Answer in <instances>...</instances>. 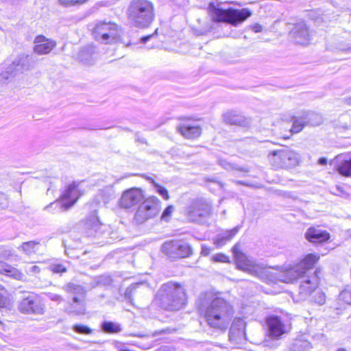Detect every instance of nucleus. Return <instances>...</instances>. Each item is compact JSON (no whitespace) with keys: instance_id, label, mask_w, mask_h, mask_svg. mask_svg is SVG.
I'll return each instance as SVG.
<instances>
[{"instance_id":"0eeeda50","label":"nucleus","mask_w":351,"mask_h":351,"mask_svg":"<svg viewBox=\"0 0 351 351\" xmlns=\"http://www.w3.org/2000/svg\"><path fill=\"white\" fill-rule=\"evenodd\" d=\"M93 36L96 40L101 43H115L119 40L121 31L118 25L114 23L100 21L93 29Z\"/></svg>"},{"instance_id":"58836bf2","label":"nucleus","mask_w":351,"mask_h":351,"mask_svg":"<svg viewBox=\"0 0 351 351\" xmlns=\"http://www.w3.org/2000/svg\"><path fill=\"white\" fill-rule=\"evenodd\" d=\"M174 210V207L171 205L167 206L162 213L161 220L169 221L171 219V214Z\"/></svg>"},{"instance_id":"2f4dec72","label":"nucleus","mask_w":351,"mask_h":351,"mask_svg":"<svg viewBox=\"0 0 351 351\" xmlns=\"http://www.w3.org/2000/svg\"><path fill=\"white\" fill-rule=\"evenodd\" d=\"M102 329L106 332L114 333L118 332L121 331V326L119 324L111 322H104L102 324Z\"/></svg>"},{"instance_id":"473e14b6","label":"nucleus","mask_w":351,"mask_h":351,"mask_svg":"<svg viewBox=\"0 0 351 351\" xmlns=\"http://www.w3.org/2000/svg\"><path fill=\"white\" fill-rule=\"evenodd\" d=\"M338 300L342 304H351V290H343L339 295Z\"/></svg>"},{"instance_id":"aec40b11","label":"nucleus","mask_w":351,"mask_h":351,"mask_svg":"<svg viewBox=\"0 0 351 351\" xmlns=\"http://www.w3.org/2000/svg\"><path fill=\"white\" fill-rule=\"evenodd\" d=\"M34 51L40 55L49 53L56 46V42L45 38L43 36H38L34 40Z\"/></svg>"},{"instance_id":"9d476101","label":"nucleus","mask_w":351,"mask_h":351,"mask_svg":"<svg viewBox=\"0 0 351 351\" xmlns=\"http://www.w3.org/2000/svg\"><path fill=\"white\" fill-rule=\"evenodd\" d=\"M160 209L161 202L156 197H149L139 205L134 215V220L138 223H143L157 216Z\"/></svg>"},{"instance_id":"a211bd4d","label":"nucleus","mask_w":351,"mask_h":351,"mask_svg":"<svg viewBox=\"0 0 351 351\" xmlns=\"http://www.w3.org/2000/svg\"><path fill=\"white\" fill-rule=\"evenodd\" d=\"M143 198L144 195L141 189L132 188L123 193L119 204L123 208H130L138 204Z\"/></svg>"},{"instance_id":"393cba45","label":"nucleus","mask_w":351,"mask_h":351,"mask_svg":"<svg viewBox=\"0 0 351 351\" xmlns=\"http://www.w3.org/2000/svg\"><path fill=\"white\" fill-rule=\"evenodd\" d=\"M239 229V226H236L231 230L223 231L217 235L216 238L214 239V243L218 247H222L226 243L232 239V238L238 233Z\"/></svg>"},{"instance_id":"bb28decb","label":"nucleus","mask_w":351,"mask_h":351,"mask_svg":"<svg viewBox=\"0 0 351 351\" xmlns=\"http://www.w3.org/2000/svg\"><path fill=\"white\" fill-rule=\"evenodd\" d=\"M223 119L227 123L239 125H243L245 121L243 116L235 111L226 112L223 115Z\"/></svg>"},{"instance_id":"f8f14e48","label":"nucleus","mask_w":351,"mask_h":351,"mask_svg":"<svg viewBox=\"0 0 351 351\" xmlns=\"http://www.w3.org/2000/svg\"><path fill=\"white\" fill-rule=\"evenodd\" d=\"M64 289L68 293L73 295V302L68 309L69 313L76 315L84 314L86 311L85 289L80 285L70 282L64 287Z\"/></svg>"},{"instance_id":"a18cd8bd","label":"nucleus","mask_w":351,"mask_h":351,"mask_svg":"<svg viewBox=\"0 0 351 351\" xmlns=\"http://www.w3.org/2000/svg\"><path fill=\"white\" fill-rule=\"evenodd\" d=\"M219 163L221 166H222L223 168L228 169L231 168V164L226 161L225 160H219Z\"/></svg>"},{"instance_id":"ddd939ff","label":"nucleus","mask_w":351,"mask_h":351,"mask_svg":"<svg viewBox=\"0 0 351 351\" xmlns=\"http://www.w3.org/2000/svg\"><path fill=\"white\" fill-rule=\"evenodd\" d=\"M185 212L190 221L199 223L211 214L212 208L208 200L197 198L191 201Z\"/></svg>"},{"instance_id":"ea45409f","label":"nucleus","mask_w":351,"mask_h":351,"mask_svg":"<svg viewBox=\"0 0 351 351\" xmlns=\"http://www.w3.org/2000/svg\"><path fill=\"white\" fill-rule=\"evenodd\" d=\"M73 330L78 333L81 334H90L91 332V330L86 326L84 325H75L73 326Z\"/></svg>"},{"instance_id":"cd10ccee","label":"nucleus","mask_w":351,"mask_h":351,"mask_svg":"<svg viewBox=\"0 0 351 351\" xmlns=\"http://www.w3.org/2000/svg\"><path fill=\"white\" fill-rule=\"evenodd\" d=\"M40 244L36 241H28L23 243L19 249H21L25 254L30 255L36 253L39 250Z\"/></svg>"},{"instance_id":"9b49d317","label":"nucleus","mask_w":351,"mask_h":351,"mask_svg":"<svg viewBox=\"0 0 351 351\" xmlns=\"http://www.w3.org/2000/svg\"><path fill=\"white\" fill-rule=\"evenodd\" d=\"M271 165L275 169H289L298 164V154L287 148L272 152L268 156Z\"/></svg>"},{"instance_id":"f3484780","label":"nucleus","mask_w":351,"mask_h":351,"mask_svg":"<svg viewBox=\"0 0 351 351\" xmlns=\"http://www.w3.org/2000/svg\"><path fill=\"white\" fill-rule=\"evenodd\" d=\"M269 332L271 337L278 338L288 330V321L278 315H271L267 319Z\"/></svg>"},{"instance_id":"37998d69","label":"nucleus","mask_w":351,"mask_h":351,"mask_svg":"<svg viewBox=\"0 0 351 351\" xmlns=\"http://www.w3.org/2000/svg\"><path fill=\"white\" fill-rule=\"evenodd\" d=\"M8 206V199L7 196L0 193V208H5Z\"/></svg>"},{"instance_id":"4468645a","label":"nucleus","mask_w":351,"mask_h":351,"mask_svg":"<svg viewBox=\"0 0 351 351\" xmlns=\"http://www.w3.org/2000/svg\"><path fill=\"white\" fill-rule=\"evenodd\" d=\"M162 252L171 258H185L191 252V247L185 241L181 240L169 241L161 247Z\"/></svg>"},{"instance_id":"423d86ee","label":"nucleus","mask_w":351,"mask_h":351,"mask_svg":"<svg viewBox=\"0 0 351 351\" xmlns=\"http://www.w3.org/2000/svg\"><path fill=\"white\" fill-rule=\"evenodd\" d=\"M232 253L234 256L237 267L250 275L263 279L267 271L263 264L256 262L253 258L247 256L239 249V245L236 244L232 247Z\"/></svg>"},{"instance_id":"b1692460","label":"nucleus","mask_w":351,"mask_h":351,"mask_svg":"<svg viewBox=\"0 0 351 351\" xmlns=\"http://www.w3.org/2000/svg\"><path fill=\"white\" fill-rule=\"evenodd\" d=\"M178 130L186 138H194L198 137L201 134V128L195 123H182L178 128Z\"/></svg>"},{"instance_id":"c85d7f7f","label":"nucleus","mask_w":351,"mask_h":351,"mask_svg":"<svg viewBox=\"0 0 351 351\" xmlns=\"http://www.w3.org/2000/svg\"><path fill=\"white\" fill-rule=\"evenodd\" d=\"M310 343L306 340L296 339L291 347V351H308Z\"/></svg>"},{"instance_id":"412c9836","label":"nucleus","mask_w":351,"mask_h":351,"mask_svg":"<svg viewBox=\"0 0 351 351\" xmlns=\"http://www.w3.org/2000/svg\"><path fill=\"white\" fill-rule=\"evenodd\" d=\"M295 42L301 45H307L311 40V34L306 24L301 23L292 31Z\"/></svg>"},{"instance_id":"864d4df0","label":"nucleus","mask_w":351,"mask_h":351,"mask_svg":"<svg viewBox=\"0 0 351 351\" xmlns=\"http://www.w3.org/2000/svg\"><path fill=\"white\" fill-rule=\"evenodd\" d=\"M308 115L313 116L314 114H312V113H311V114H310V113H308Z\"/></svg>"},{"instance_id":"72a5a7b5","label":"nucleus","mask_w":351,"mask_h":351,"mask_svg":"<svg viewBox=\"0 0 351 351\" xmlns=\"http://www.w3.org/2000/svg\"><path fill=\"white\" fill-rule=\"evenodd\" d=\"M306 119V118H305ZM308 121L303 120L301 119H296L294 120L293 123L292 128L291 129V132L292 133H298L300 132L304 128V125L307 123Z\"/></svg>"},{"instance_id":"c756f323","label":"nucleus","mask_w":351,"mask_h":351,"mask_svg":"<svg viewBox=\"0 0 351 351\" xmlns=\"http://www.w3.org/2000/svg\"><path fill=\"white\" fill-rule=\"evenodd\" d=\"M10 301V294L2 285H0V307H6Z\"/></svg>"},{"instance_id":"6ab92c4d","label":"nucleus","mask_w":351,"mask_h":351,"mask_svg":"<svg viewBox=\"0 0 351 351\" xmlns=\"http://www.w3.org/2000/svg\"><path fill=\"white\" fill-rule=\"evenodd\" d=\"M108 228L107 225L100 223L95 214L87 219L85 223L86 234L88 237H99L103 234Z\"/></svg>"},{"instance_id":"c03bdc74","label":"nucleus","mask_w":351,"mask_h":351,"mask_svg":"<svg viewBox=\"0 0 351 351\" xmlns=\"http://www.w3.org/2000/svg\"><path fill=\"white\" fill-rule=\"evenodd\" d=\"M211 252V248L206 245H202L201 254L202 256H208Z\"/></svg>"},{"instance_id":"f257e3e1","label":"nucleus","mask_w":351,"mask_h":351,"mask_svg":"<svg viewBox=\"0 0 351 351\" xmlns=\"http://www.w3.org/2000/svg\"><path fill=\"white\" fill-rule=\"evenodd\" d=\"M319 259V255L308 254L299 263L281 268L278 276L280 282L293 283L298 279L302 280L298 289V301L310 298L318 287V271L311 273V270Z\"/></svg>"},{"instance_id":"603ef678","label":"nucleus","mask_w":351,"mask_h":351,"mask_svg":"<svg viewBox=\"0 0 351 351\" xmlns=\"http://www.w3.org/2000/svg\"><path fill=\"white\" fill-rule=\"evenodd\" d=\"M103 202H104V204H106V203L107 202V200L105 199H104V200H103Z\"/></svg>"},{"instance_id":"a878e982","label":"nucleus","mask_w":351,"mask_h":351,"mask_svg":"<svg viewBox=\"0 0 351 351\" xmlns=\"http://www.w3.org/2000/svg\"><path fill=\"white\" fill-rule=\"evenodd\" d=\"M0 274H5L18 280H25V276L18 269L0 261Z\"/></svg>"},{"instance_id":"e433bc0d","label":"nucleus","mask_w":351,"mask_h":351,"mask_svg":"<svg viewBox=\"0 0 351 351\" xmlns=\"http://www.w3.org/2000/svg\"><path fill=\"white\" fill-rule=\"evenodd\" d=\"M87 1L88 0H58L60 4L65 7L80 5Z\"/></svg>"},{"instance_id":"39448f33","label":"nucleus","mask_w":351,"mask_h":351,"mask_svg":"<svg viewBox=\"0 0 351 351\" xmlns=\"http://www.w3.org/2000/svg\"><path fill=\"white\" fill-rule=\"evenodd\" d=\"M208 8L214 21L227 22L235 26L252 15L251 11L247 8L223 10L216 8L213 3H210Z\"/></svg>"},{"instance_id":"c9c22d12","label":"nucleus","mask_w":351,"mask_h":351,"mask_svg":"<svg viewBox=\"0 0 351 351\" xmlns=\"http://www.w3.org/2000/svg\"><path fill=\"white\" fill-rule=\"evenodd\" d=\"M311 300L319 304H323L325 302V295L319 290H315L313 294L311 296Z\"/></svg>"},{"instance_id":"a19ab883","label":"nucleus","mask_w":351,"mask_h":351,"mask_svg":"<svg viewBox=\"0 0 351 351\" xmlns=\"http://www.w3.org/2000/svg\"><path fill=\"white\" fill-rule=\"evenodd\" d=\"M213 261L220 263L228 262V257L223 254H216L212 257Z\"/></svg>"},{"instance_id":"5fc2aeb1","label":"nucleus","mask_w":351,"mask_h":351,"mask_svg":"<svg viewBox=\"0 0 351 351\" xmlns=\"http://www.w3.org/2000/svg\"><path fill=\"white\" fill-rule=\"evenodd\" d=\"M2 256L5 258V257H7V255L5 254V255H3Z\"/></svg>"},{"instance_id":"3c124183","label":"nucleus","mask_w":351,"mask_h":351,"mask_svg":"<svg viewBox=\"0 0 351 351\" xmlns=\"http://www.w3.org/2000/svg\"><path fill=\"white\" fill-rule=\"evenodd\" d=\"M348 103L351 105V97L348 99Z\"/></svg>"},{"instance_id":"2eb2a0df","label":"nucleus","mask_w":351,"mask_h":351,"mask_svg":"<svg viewBox=\"0 0 351 351\" xmlns=\"http://www.w3.org/2000/svg\"><path fill=\"white\" fill-rule=\"evenodd\" d=\"M18 309L25 314L42 315L44 313V304L36 295L30 294L19 302Z\"/></svg>"},{"instance_id":"f03ea898","label":"nucleus","mask_w":351,"mask_h":351,"mask_svg":"<svg viewBox=\"0 0 351 351\" xmlns=\"http://www.w3.org/2000/svg\"><path fill=\"white\" fill-rule=\"evenodd\" d=\"M198 310L210 327L225 330L233 315L232 307L223 299L205 292L199 297Z\"/></svg>"},{"instance_id":"7c9ffc66","label":"nucleus","mask_w":351,"mask_h":351,"mask_svg":"<svg viewBox=\"0 0 351 351\" xmlns=\"http://www.w3.org/2000/svg\"><path fill=\"white\" fill-rule=\"evenodd\" d=\"M40 265H28L25 267V272L27 275L30 276H37L40 271L45 269V266L46 265L45 263H39Z\"/></svg>"},{"instance_id":"7ed1b4c3","label":"nucleus","mask_w":351,"mask_h":351,"mask_svg":"<svg viewBox=\"0 0 351 351\" xmlns=\"http://www.w3.org/2000/svg\"><path fill=\"white\" fill-rule=\"evenodd\" d=\"M156 300L163 308L178 311L185 305L186 294L180 285L169 282L162 285L156 295Z\"/></svg>"},{"instance_id":"4be33fe9","label":"nucleus","mask_w":351,"mask_h":351,"mask_svg":"<svg viewBox=\"0 0 351 351\" xmlns=\"http://www.w3.org/2000/svg\"><path fill=\"white\" fill-rule=\"evenodd\" d=\"M305 236L311 243H322L330 239V234L328 232L315 228H308Z\"/></svg>"},{"instance_id":"8fccbe9b","label":"nucleus","mask_w":351,"mask_h":351,"mask_svg":"<svg viewBox=\"0 0 351 351\" xmlns=\"http://www.w3.org/2000/svg\"><path fill=\"white\" fill-rule=\"evenodd\" d=\"M337 351H346V350L344 348H339Z\"/></svg>"},{"instance_id":"f704fd0d","label":"nucleus","mask_w":351,"mask_h":351,"mask_svg":"<svg viewBox=\"0 0 351 351\" xmlns=\"http://www.w3.org/2000/svg\"><path fill=\"white\" fill-rule=\"evenodd\" d=\"M48 269L53 274H62L66 271V268L64 265L60 263H51L47 266Z\"/></svg>"},{"instance_id":"dca6fc26","label":"nucleus","mask_w":351,"mask_h":351,"mask_svg":"<svg viewBox=\"0 0 351 351\" xmlns=\"http://www.w3.org/2000/svg\"><path fill=\"white\" fill-rule=\"evenodd\" d=\"M245 321L241 318H235L229 331V341L234 346H239L245 340Z\"/></svg>"},{"instance_id":"5701e85b","label":"nucleus","mask_w":351,"mask_h":351,"mask_svg":"<svg viewBox=\"0 0 351 351\" xmlns=\"http://www.w3.org/2000/svg\"><path fill=\"white\" fill-rule=\"evenodd\" d=\"M338 172L344 176H351V157L348 154H341L336 157Z\"/></svg>"},{"instance_id":"49530a36","label":"nucleus","mask_w":351,"mask_h":351,"mask_svg":"<svg viewBox=\"0 0 351 351\" xmlns=\"http://www.w3.org/2000/svg\"><path fill=\"white\" fill-rule=\"evenodd\" d=\"M252 29L254 32H260L262 31V26L259 24H256L252 26Z\"/></svg>"},{"instance_id":"20e7f679","label":"nucleus","mask_w":351,"mask_h":351,"mask_svg":"<svg viewBox=\"0 0 351 351\" xmlns=\"http://www.w3.org/2000/svg\"><path fill=\"white\" fill-rule=\"evenodd\" d=\"M129 19L137 27L148 26L154 19V6L148 0H133L128 8Z\"/></svg>"},{"instance_id":"1a4fd4ad","label":"nucleus","mask_w":351,"mask_h":351,"mask_svg":"<svg viewBox=\"0 0 351 351\" xmlns=\"http://www.w3.org/2000/svg\"><path fill=\"white\" fill-rule=\"evenodd\" d=\"M80 184L73 183L62 192L60 199L51 203L46 207L47 210H56L57 211H64L71 207L77 200L81 193L80 191Z\"/></svg>"},{"instance_id":"79ce46f5","label":"nucleus","mask_w":351,"mask_h":351,"mask_svg":"<svg viewBox=\"0 0 351 351\" xmlns=\"http://www.w3.org/2000/svg\"><path fill=\"white\" fill-rule=\"evenodd\" d=\"M47 296L52 301L56 302L58 303L61 302L63 299L62 297L57 293H47Z\"/></svg>"},{"instance_id":"09e8293b","label":"nucleus","mask_w":351,"mask_h":351,"mask_svg":"<svg viewBox=\"0 0 351 351\" xmlns=\"http://www.w3.org/2000/svg\"><path fill=\"white\" fill-rule=\"evenodd\" d=\"M318 162L321 165H325L327 163V159L326 158H320Z\"/></svg>"},{"instance_id":"de8ad7c7","label":"nucleus","mask_w":351,"mask_h":351,"mask_svg":"<svg viewBox=\"0 0 351 351\" xmlns=\"http://www.w3.org/2000/svg\"><path fill=\"white\" fill-rule=\"evenodd\" d=\"M153 36H154V34H151V35H149V36H143V37L141 38V42L143 43H145L147 40H149Z\"/></svg>"},{"instance_id":"6e6552de","label":"nucleus","mask_w":351,"mask_h":351,"mask_svg":"<svg viewBox=\"0 0 351 351\" xmlns=\"http://www.w3.org/2000/svg\"><path fill=\"white\" fill-rule=\"evenodd\" d=\"M34 64V61L32 56L25 54L19 56L8 66L5 71L0 73V84H3L10 77L29 71Z\"/></svg>"},{"instance_id":"4c0bfd02","label":"nucleus","mask_w":351,"mask_h":351,"mask_svg":"<svg viewBox=\"0 0 351 351\" xmlns=\"http://www.w3.org/2000/svg\"><path fill=\"white\" fill-rule=\"evenodd\" d=\"M154 189H155L156 191L160 196H162L166 200L169 199V193H168L167 190L165 187H163V186H162L160 184H156V183H154Z\"/></svg>"}]
</instances>
